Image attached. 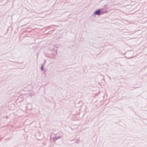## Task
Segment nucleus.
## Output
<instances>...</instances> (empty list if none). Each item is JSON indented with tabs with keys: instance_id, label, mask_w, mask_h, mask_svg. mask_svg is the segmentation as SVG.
Wrapping results in <instances>:
<instances>
[{
	"instance_id": "1",
	"label": "nucleus",
	"mask_w": 147,
	"mask_h": 147,
	"mask_svg": "<svg viewBox=\"0 0 147 147\" xmlns=\"http://www.w3.org/2000/svg\"><path fill=\"white\" fill-rule=\"evenodd\" d=\"M102 10H96L95 11L93 15H95L99 16L100 15L102 14L105 13H107V10L105 11H102Z\"/></svg>"
},
{
	"instance_id": "2",
	"label": "nucleus",
	"mask_w": 147,
	"mask_h": 147,
	"mask_svg": "<svg viewBox=\"0 0 147 147\" xmlns=\"http://www.w3.org/2000/svg\"><path fill=\"white\" fill-rule=\"evenodd\" d=\"M61 138V136H59L58 137H55L53 138V140L55 141L58 139L60 138Z\"/></svg>"
},
{
	"instance_id": "3",
	"label": "nucleus",
	"mask_w": 147,
	"mask_h": 147,
	"mask_svg": "<svg viewBox=\"0 0 147 147\" xmlns=\"http://www.w3.org/2000/svg\"><path fill=\"white\" fill-rule=\"evenodd\" d=\"M44 64H42L41 67L40 69L41 71H43L44 70Z\"/></svg>"
},
{
	"instance_id": "4",
	"label": "nucleus",
	"mask_w": 147,
	"mask_h": 147,
	"mask_svg": "<svg viewBox=\"0 0 147 147\" xmlns=\"http://www.w3.org/2000/svg\"><path fill=\"white\" fill-rule=\"evenodd\" d=\"M81 103H82V101H80L79 102V103H78V104H81Z\"/></svg>"
},
{
	"instance_id": "5",
	"label": "nucleus",
	"mask_w": 147,
	"mask_h": 147,
	"mask_svg": "<svg viewBox=\"0 0 147 147\" xmlns=\"http://www.w3.org/2000/svg\"><path fill=\"white\" fill-rule=\"evenodd\" d=\"M46 59H45L44 60V64L46 63Z\"/></svg>"
},
{
	"instance_id": "6",
	"label": "nucleus",
	"mask_w": 147,
	"mask_h": 147,
	"mask_svg": "<svg viewBox=\"0 0 147 147\" xmlns=\"http://www.w3.org/2000/svg\"><path fill=\"white\" fill-rule=\"evenodd\" d=\"M76 143H78V141H77V140L76 141Z\"/></svg>"
}]
</instances>
